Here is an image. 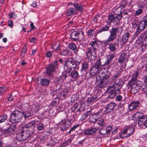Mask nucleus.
Returning <instances> with one entry per match:
<instances>
[{"label":"nucleus","mask_w":147,"mask_h":147,"mask_svg":"<svg viewBox=\"0 0 147 147\" xmlns=\"http://www.w3.org/2000/svg\"><path fill=\"white\" fill-rule=\"evenodd\" d=\"M123 14L127 15L128 12L125 9L121 10L119 13H117L114 15L113 14H109L108 16V20L109 24L113 23L114 25H116L119 23L122 18L123 17Z\"/></svg>","instance_id":"obj_1"},{"label":"nucleus","mask_w":147,"mask_h":147,"mask_svg":"<svg viewBox=\"0 0 147 147\" xmlns=\"http://www.w3.org/2000/svg\"><path fill=\"white\" fill-rule=\"evenodd\" d=\"M64 67L65 71L68 73H70L72 69L78 70L79 69L78 66L77 65L76 61L72 57L68 58L65 61Z\"/></svg>","instance_id":"obj_2"},{"label":"nucleus","mask_w":147,"mask_h":147,"mask_svg":"<svg viewBox=\"0 0 147 147\" xmlns=\"http://www.w3.org/2000/svg\"><path fill=\"white\" fill-rule=\"evenodd\" d=\"M121 88L114 83L109 86L107 87L106 91L109 93L107 98L113 99L117 94H120L121 93Z\"/></svg>","instance_id":"obj_3"},{"label":"nucleus","mask_w":147,"mask_h":147,"mask_svg":"<svg viewBox=\"0 0 147 147\" xmlns=\"http://www.w3.org/2000/svg\"><path fill=\"white\" fill-rule=\"evenodd\" d=\"M90 111V115L89 118L90 121L92 123H96L103 114L102 108L98 110L96 108L92 109Z\"/></svg>","instance_id":"obj_4"},{"label":"nucleus","mask_w":147,"mask_h":147,"mask_svg":"<svg viewBox=\"0 0 147 147\" xmlns=\"http://www.w3.org/2000/svg\"><path fill=\"white\" fill-rule=\"evenodd\" d=\"M119 28L117 27H112L110 30V35L108 39L102 41V43L105 47H106L110 44V42H113L117 37V33Z\"/></svg>","instance_id":"obj_5"},{"label":"nucleus","mask_w":147,"mask_h":147,"mask_svg":"<svg viewBox=\"0 0 147 147\" xmlns=\"http://www.w3.org/2000/svg\"><path fill=\"white\" fill-rule=\"evenodd\" d=\"M103 66V63L101 61V59L100 58L96 59V62L90 69L89 74L91 76H95Z\"/></svg>","instance_id":"obj_6"},{"label":"nucleus","mask_w":147,"mask_h":147,"mask_svg":"<svg viewBox=\"0 0 147 147\" xmlns=\"http://www.w3.org/2000/svg\"><path fill=\"white\" fill-rule=\"evenodd\" d=\"M23 118V113L18 110H15L11 113L9 121L13 123L20 122Z\"/></svg>","instance_id":"obj_7"},{"label":"nucleus","mask_w":147,"mask_h":147,"mask_svg":"<svg viewBox=\"0 0 147 147\" xmlns=\"http://www.w3.org/2000/svg\"><path fill=\"white\" fill-rule=\"evenodd\" d=\"M58 61L56 60L51 63L48 64L46 67V72L49 76H52L56 71V69L58 67Z\"/></svg>","instance_id":"obj_8"},{"label":"nucleus","mask_w":147,"mask_h":147,"mask_svg":"<svg viewBox=\"0 0 147 147\" xmlns=\"http://www.w3.org/2000/svg\"><path fill=\"white\" fill-rule=\"evenodd\" d=\"M16 128V125L9 123L5 124L2 128L1 132L5 134L10 135L13 133Z\"/></svg>","instance_id":"obj_9"},{"label":"nucleus","mask_w":147,"mask_h":147,"mask_svg":"<svg viewBox=\"0 0 147 147\" xmlns=\"http://www.w3.org/2000/svg\"><path fill=\"white\" fill-rule=\"evenodd\" d=\"M127 85L131 87V91L132 93L134 94L139 92L143 86L142 81L138 80L135 82L128 84Z\"/></svg>","instance_id":"obj_10"},{"label":"nucleus","mask_w":147,"mask_h":147,"mask_svg":"<svg viewBox=\"0 0 147 147\" xmlns=\"http://www.w3.org/2000/svg\"><path fill=\"white\" fill-rule=\"evenodd\" d=\"M109 69L108 67L103 68L98 71L97 73L98 76L101 80L108 81H109V76L107 75L108 74Z\"/></svg>","instance_id":"obj_11"},{"label":"nucleus","mask_w":147,"mask_h":147,"mask_svg":"<svg viewBox=\"0 0 147 147\" xmlns=\"http://www.w3.org/2000/svg\"><path fill=\"white\" fill-rule=\"evenodd\" d=\"M71 119H69L67 118H65L62 119L60 122L59 124L61 125L60 129L62 131H64L69 128L71 125Z\"/></svg>","instance_id":"obj_12"},{"label":"nucleus","mask_w":147,"mask_h":147,"mask_svg":"<svg viewBox=\"0 0 147 147\" xmlns=\"http://www.w3.org/2000/svg\"><path fill=\"white\" fill-rule=\"evenodd\" d=\"M31 134H32L22 129V132L17 134L16 138L18 141H23L27 140Z\"/></svg>","instance_id":"obj_13"},{"label":"nucleus","mask_w":147,"mask_h":147,"mask_svg":"<svg viewBox=\"0 0 147 147\" xmlns=\"http://www.w3.org/2000/svg\"><path fill=\"white\" fill-rule=\"evenodd\" d=\"M117 105L115 102H111L105 105V110L103 111V115H107L113 110Z\"/></svg>","instance_id":"obj_14"},{"label":"nucleus","mask_w":147,"mask_h":147,"mask_svg":"<svg viewBox=\"0 0 147 147\" xmlns=\"http://www.w3.org/2000/svg\"><path fill=\"white\" fill-rule=\"evenodd\" d=\"M35 127L34 122L31 121L22 127V129L32 134L34 132Z\"/></svg>","instance_id":"obj_15"},{"label":"nucleus","mask_w":147,"mask_h":147,"mask_svg":"<svg viewBox=\"0 0 147 147\" xmlns=\"http://www.w3.org/2000/svg\"><path fill=\"white\" fill-rule=\"evenodd\" d=\"M112 126L108 125L100 129L98 131L100 135L102 137H105L107 134H109L112 129Z\"/></svg>","instance_id":"obj_16"},{"label":"nucleus","mask_w":147,"mask_h":147,"mask_svg":"<svg viewBox=\"0 0 147 147\" xmlns=\"http://www.w3.org/2000/svg\"><path fill=\"white\" fill-rule=\"evenodd\" d=\"M146 26H147L146 25H145L143 22L140 21L139 26L135 32V35L136 36L138 35L141 32L146 28Z\"/></svg>","instance_id":"obj_17"},{"label":"nucleus","mask_w":147,"mask_h":147,"mask_svg":"<svg viewBox=\"0 0 147 147\" xmlns=\"http://www.w3.org/2000/svg\"><path fill=\"white\" fill-rule=\"evenodd\" d=\"M95 48H88L87 51L86 52V55L87 59L88 61H90L92 59V56L93 53L95 54L96 51Z\"/></svg>","instance_id":"obj_18"},{"label":"nucleus","mask_w":147,"mask_h":147,"mask_svg":"<svg viewBox=\"0 0 147 147\" xmlns=\"http://www.w3.org/2000/svg\"><path fill=\"white\" fill-rule=\"evenodd\" d=\"M97 127H91L90 128H88L83 131L84 134L86 135H91L95 133L98 130Z\"/></svg>","instance_id":"obj_19"},{"label":"nucleus","mask_w":147,"mask_h":147,"mask_svg":"<svg viewBox=\"0 0 147 147\" xmlns=\"http://www.w3.org/2000/svg\"><path fill=\"white\" fill-rule=\"evenodd\" d=\"M140 103L139 100H134L132 101L128 105L129 110L130 111L134 110L138 107Z\"/></svg>","instance_id":"obj_20"},{"label":"nucleus","mask_w":147,"mask_h":147,"mask_svg":"<svg viewBox=\"0 0 147 147\" xmlns=\"http://www.w3.org/2000/svg\"><path fill=\"white\" fill-rule=\"evenodd\" d=\"M128 61V58L126 57V55L125 53H123L121 54L118 60V62L122 64L123 62L126 63Z\"/></svg>","instance_id":"obj_21"},{"label":"nucleus","mask_w":147,"mask_h":147,"mask_svg":"<svg viewBox=\"0 0 147 147\" xmlns=\"http://www.w3.org/2000/svg\"><path fill=\"white\" fill-rule=\"evenodd\" d=\"M127 131V136L129 137L133 135L135 129L133 125H130L127 126L126 128Z\"/></svg>","instance_id":"obj_22"},{"label":"nucleus","mask_w":147,"mask_h":147,"mask_svg":"<svg viewBox=\"0 0 147 147\" xmlns=\"http://www.w3.org/2000/svg\"><path fill=\"white\" fill-rule=\"evenodd\" d=\"M42 107V105L36 104L33 105L31 107V111L34 113H36L41 109Z\"/></svg>","instance_id":"obj_23"},{"label":"nucleus","mask_w":147,"mask_h":147,"mask_svg":"<svg viewBox=\"0 0 147 147\" xmlns=\"http://www.w3.org/2000/svg\"><path fill=\"white\" fill-rule=\"evenodd\" d=\"M79 32L74 31L70 35L72 41H78L79 38Z\"/></svg>","instance_id":"obj_24"},{"label":"nucleus","mask_w":147,"mask_h":147,"mask_svg":"<svg viewBox=\"0 0 147 147\" xmlns=\"http://www.w3.org/2000/svg\"><path fill=\"white\" fill-rule=\"evenodd\" d=\"M58 143L59 141L57 140L56 138L52 137L47 143L46 145L47 146H51V147H52L53 146Z\"/></svg>","instance_id":"obj_25"},{"label":"nucleus","mask_w":147,"mask_h":147,"mask_svg":"<svg viewBox=\"0 0 147 147\" xmlns=\"http://www.w3.org/2000/svg\"><path fill=\"white\" fill-rule=\"evenodd\" d=\"M76 12L75 9L71 7L65 11V14L67 16L74 15Z\"/></svg>","instance_id":"obj_26"},{"label":"nucleus","mask_w":147,"mask_h":147,"mask_svg":"<svg viewBox=\"0 0 147 147\" xmlns=\"http://www.w3.org/2000/svg\"><path fill=\"white\" fill-rule=\"evenodd\" d=\"M139 75V72L136 71L132 75L131 79L128 82V84L135 82L137 81L138 76Z\"/></svg>","instance_id":"obj_27"},{"label":"nucleus","mask_w":147,"mask_h":147,"mask_svg":"<svg viewBox=\"0 0 147 147\" xmlns=\"http://www.w3.org/2000/svg\"><path fill=\"white\" fill-rule=\"evenodd\" d=\"M147 120V116L143 115L138 120V124L139 126L143 125Z\"/></svg>","instance_id":"obj_28"},{"label":"nucleus","mask_w":147,"mask_h":147,"mask_svg":"<svg viewBox=\"0 0 147 147\" xmlns=\"http://www.w3.org/2000/svg\"><path fill=\"white\" fill-rule=\"evenodd\" d=\"M127 5V2L126 0H122L120 2L119 6L116 9L115 12H116L117 10L119 8H121V10H122L123 8H125Z\"/></svg>","instance_id":"obj_29"},{"label":"nucleus","mask_w":147,"mask_h":147,"mask_svg":"<svg viewBox=\"0 0 147 147\" xmlns=\"http://www.w3.org/2000/svg\"><path fill=\"white\" fill-rule=\"evenodd\" d=\"M109 29V26H101L100 28L96 31V33L99 34L103 32L108 31Z\"/></svg>","instance_id":"obj_30"},{"label":"nucleus","mask_w":147,"mask_h":147,"mask_svg":"<svg viewBox=\"0 0 147 147\" xmlns=\"http://www.w3.org/2000/svg\"><path fill=\"white\" fill-rule=\"evenodd\" d=\"M73 5L75 7L76 11H81L83 10V7L80 3H73Z\"/></svg>","instance_id":"obj_31"},{"label":"nucleus","mask_w":147,"mask_h":147,"mask_svg":"<svg viewBox=\"0 0 147 147\" xmlns=\"http://www.w3.org/2000/svg\"><path fill=\"white\" fill-rule=\"evenodd\" d=\"M123 99V97L122 96L120 95H119L116 96L115 99V100L116 101H117L118 102L121 101V102L119 103V104H122V105L121 106L122 107H123V105H124L126 103V102L124 100L125 98L122 100Z\"/></svg>","instance_id":"obj_32"},{"label":"nucleus","mask_w":147,"mask_h":147,"mask_svg":"<svg viewBox=\"0 0 147 147\" xmlns=\"http://www.w3.org/2000/svg\"><path fill=\"white\" fill-rule=\"evenodd\" d=\"M70 75L73 79H77L79 77V75L76 69H72Z\"/></svg>","instance_id":"obj_33"},{"label":"nucleus","mask_w":147,"mask_h":147,"mask_svg":"<svg viewBox=\"0 0 147 147\" xmlns=\"http://www.w3.org/2000/svg\"><path fill=\"white\" fill-rule=\"evenodd\" d=\"M117 45V44L116 43H111L109 44L108 47L107 48L109 49L111 52H114L117 50L115 46Z\"/></svg>","instance_id":"obj_34"},{"label":"nucleus","mask_w":147,"mask_h":147,"mask_svg":"<svg viewBox=\"0 0 147 147\" xmlns=\"http://www.w3.org/2000/svg\"><path fill=\"white\" fill-rule=\"evenodd\" d=\"M130 36V34L128 32H126L122 36V42L123 43H125L127 42Z\"/></svg>","instance_id":"obj_35"},{"label":"nucleus","mask_w":147,"mask_h":147,"mask_svg":"<svg viewBox=\"0 0 147 147\" xmlns=\"http://www.w3.org/2000/svg\"><path fill=\"white\" fill-rule=\"evenodd\" d=\"M98 41L97 40H95L93 41H92L90 42L89 45H90L91 46V47H88V48H95V51H96L97 48L96 47V46L98 47L99 45V44L98 43Z\"/></svg>","instance_id":"obj_36"},{"label":"nucleus","mask_w":147,"mask_h":147,"mask_svg":"<svg viewBox=\"0 0 147 147\" xmlns=\"http://www.w3.org/2000/svg\"><path fill=\"white\" fill-rule=\"evenodd\" d=\"M50 81L48 79L44 78L41 79L40 81V84L42 86H49L50 84Z\"/></svg>","instance_id":"obj_37"},{"label":"nucleus","mask_w":147,"mask_h":147,"mask_svg":"<svg viewBox=\"0 0 147 147\" xmlns=\"http://www.w3.org/2000/svg\"><path fill=\"white\" fill-rule=\"evenodd\" d=\"M142 90L144 92H147V75L144 77V80L142 86Z\"/></svg>","instance_id":"obj_38"},{"label":"nucleus","mask_w":147,"mask_h":147,"mask_svg":"<svg viewBox=\"0 0 147 147\" xmlns=\"http://www.w3.org/2000/svg\"><path fill=\"white\" fill-rule=\"evenodd\" d=\"M81 65L82 67L80 69L81 71H86L88 67V63L84 61L82 63Z\"/></svg>","instance_id":"obj_39"},{"label":"nucleus","mask_w":147,"mask_h":147,"mask_svg":"<svg viewBox=\"0 0 147 147\" xmlns=\"http://www.w3.org/2000/svg\"><path fill=\"white\" fill-rule=\"evenodd\" d=\"M69 53V51L67 47H64L60 51V55L66 56L68 55Z\"/></svg>","instance_id":"obj_40"},{"label":"nucleus","mask_w":147,"mask_h":147,"mask_svg":"<svg viewBox=\"0 0 147 147\" xmlns=\"http://www.w3.org/2000/svg\"><path fill=\"white\" fill-rule=\"evenodd\" d=\"M114 83L121 88H122L123 85V81L120 78L116 80Z\"/></svg>","instance_id":"obj_41"},{"label":"nucleus","mask_w":147,"mask_h":147,"mask_svg":"<svg viewBox=\"0 0 147 147\" xmlns=\"http://www.w3.org/2000/svg\"><path fill=\"white\" fill-rule=\"evenodd\" d=\"M97 100V97L96 95L92 96L90 97H88L86 100V102H89L88 104H90L93 102L96 101Z\"/></svg>","instance_id":"obj_42"},{"label":"nucleus","mask_w":147,"mask_h":147,"mask_svg":"<svg viewBox=\"0 0 147 147\" xmlns=\"http://www.w3.org/2000/svg\"><path fill=\"white\" fill-rule=\"evenodd\" d=\"M67 92L62 90L61 92L58 93V96L61 99H63L67 95Z\"/></svg>","instance_id":"obj_43"},{"label":"nucleus","mask_w":147,"mask_h":147,"mask_svg":"<svg viewBox=\"0 0 147 147\" xmlns=\"http://www.w3.org/2000/svg\"><path fill=\"white\" fill-rule=\"evenodd\" d=\"M7 92V88L4 86L0 87V96H3Z\"/></svg>","instance_id":"obj_44"},{"label":"nucleus","mask_w":147,"mask_h":147,"mask_svg":"<svg viewBox=\"0 0 147 147\" xmlns=\"http://www.w3.org/2000/svg\"><path fill=\"white\" fill-rule=\"evenodd\" d=\"M104 82H107V81L100 80V82L97 84L96 88H98L100 89H102L104 88V87H105V84L104 83Z\"/></svg>","instance_id":"obj_45"},{"label":"nucleus","mask_w":147,"mask_h":147,"mask_svg":"<svg viewBox=\"0 0 147 147\" xmlns=\"http://www.w3.org/2000/svg\"><path fill=\"white\" fill-rule=\"evenodd\" d=\"M7 116L4 114L0 116V124H2L5 122L7 120Z\"/></svg>","instance_id":"obj_46"},{"label":"nucleus","mask_w":147,"mask_h":147,"mask_svg":"<svg viewBox=\"0 0 147 147\" xmlns=\"http://www.w3.org/2000/svg\"><path fill=\"white\" fill-rule=\"evenodd\" d=\"M121 71H117L115 74L114 75L111 77V80L114 81L117 78L120 77L121 75Z\"/></svg>","instance_id":"obj_47"},{"label":"nucleus","mask_w":147,"mask_h":147,"mask_svg":"<svg viewBox=\"0 0 147 147\" xmlns=\"http://www.w3.org/2000/svg\"><path fill=\"white\" fill-rule=\"evenodd\" d=\"M140 36L143 41H147V31L145 30L142 32L140 34Z\"/></svg>","instance_id":"obj_48"},{"label":"nucleus","mask_w":147,"mask_h":147,"mask_svg":"<svg viewBox=\"0 0 147 147\" xmlns=\"http://www.w3.org/2000/svg\"><path fill=\"white\" fill-rule=\"evenodd\" d=\"M140 20H138L137 19H134V21L132 22V27L134 28H136L138 27L139 24Z\"/></svg>","instance_id":"obj_49"},{"label":"nucleus","mask_w":147,"mask_h":147,"mask_svg":"<svg viewBox=\"0 0 147 147\" xmlns=\"http://www.w3.org/2000/svg\"><path fill=\"white\" fill-rule=\"evenodd\" d=\"M72 140L71 138L69 139L67 141L65 142L61 145L62 147H66L69 145L71 144Z\"/></svg>","instance_id":"obj_50"},{"label":"nucleus","mask_w":147,"mask_h":147,"mask_svg":"<svg viewBox=\"0 0 147 147\" xmlns=\"http://www.w3.org/2000/svg\"><path fill=\"white\" fill-rule=\"evenodd\" d=\"M127 131L126 128H125L123 129L122 132L120 134V136L121 138L128 137L127 136Z\"/></svg>","instance_id":"obj_51"},{"label":"nucleus","mask_w":147,"mask_h":147,"mask_svg":"<svg viewBox=\"0 0 147 147\" xmlns=\"http://www.w3.org/2000/svg\"><path fill=\"white\" fill-rule=\"evenodd\" d=\"M80 126V125L79 124H77L76 125H74L67 133L71 134L72 132L75 131L76 130L78 129Z\"/></svg>","instance_id":"obj_52"},{"label":"nucleus","mask_w":147,"mask_h":147,"mask_svg":"<svg viewBox=\"0 0 147 147\" xmlns=\"http://www.w3.org/2000/svg\"><path fill=\"white\" fill-rule=\"evenodd\" d=\"M22 113H23V117H24V118L25 120L28 118L29 117L31 116V114L30 112L28 111H23L22 112Z\"/></svg>","instance_id":"obj_53"},{"label":"nucleus","mask_w":147,"mask_h":147,"mask_svg":"<svg viewBox=\"0 0 147 147\" xmlns=\"http://www.w3.org/2000/svg\"><path fill=\"white\" fill-rule=\"evenodd\" d=\"M90 115V111H87L82 116L81 119L82 120H84L86 119L89 115Z\"/></svg>","instance_id":"obj_54"},{"label":"nucleus","mask_w":147,"mask_h":147,"mask_svg":"<svg viewBox=\"0 0 147 147\" xmlns=\"http://www.w3.org/2000/svg\"><path fill=\"white\" fill-rule=\"evenodd\" d=\"M68 48L72 50H74L76 49L77 46L74 43H70L68 45Z\"/></svg>","instance_id":"obj_55"},{"label":"nucleus","mask_w":147,"mask_h":147,"mask_svg":"<svg viewBox=\"0 0 147 147\" xmlns=\"http://www.w3.org/2000/svg\"><path fill=\"white\" fill-rule=\"evenodd\" d=\"M36 127L37 130L38 131H40L43 129L45 127H44V124L42 123H39L37 124Z\"/></svg>","instance_id":"obj_56"},{"label":"nucleus","mask_w":147,"mask_h":147,"mask_svg":"<svg viewBox=\"0 0 147 147\" xmlns=\"http://www.w3.org/2000/svg\"><path fill=\"white\" fill-rule=\"evenodd\" d=\"M115 53H113L108 55L107 57V59L112 62V60L114 58Z\"/></svg>","instance_id":"obj_57"},{"label":"nucleus","mask_w":147,"mask_h":147,"mask_svg":"<svg viewBox=\"0 0 147 147\" xmlns=\"http://www.w3.org/2000/svg\"><path fill=\"white\" fill-rule=\"evenodd\" d=\"M97 124L98 125L101 127H103L105 125V122L104 119H101L98 121Z\"/></svg>","instance_id":"obj_58"},{"label":"nucleus","mask_w":147,"mask_h":147,"mask_svg":"<svg viewBox=\"0 0 147 147\" xmlns=\"http://www.w3.org/2000/svg\"><path fill=\"white\" fill-rule=\"evenodd\" d=\"M94 29H89L87 32L88 35L91 38L93 37V35L94 34Z\"/></svg>","instance_id":"obj_59"},{"label":"nucleus","mask_w":147,"mask_h":147,"mask_svg":"<svg viewBox=\"0 0 147 147\" xmlns=\"http://www.w3.org/2000/svg\"><path fill=\"white\" fill-rule=\"evenodd\" d=\"M58 102V98L56 97L55 98L54 100L52 101L51 104L53 106H54L57 104Z\"/></svg>","instance_id":"obj_60"},{"label":"nucleus","mask_w":147,"mask_h":147,"mask_svg":"<svg viewBox=\"0 0 147 147\" xmlns=\"http://www.w3.org/2000/svg\"><path fill=\"white\" fill-rule=\"evenodd\" d=\"M143 12V9H142L138 8L136 11L135 13V16H139L142 14Z\"/></svg>","instance_id":"obj_61"},{"label":"nucleus","mask_w":147,"mask_h":147,"mask_svg":"<svg viewBox=\"0 0 147 147\" xmlns=\"http://www.w3.org/2000/svg\"><path fill=\"white\" fill-rule=\"evenodd\" d=\"M143 115L142 113L138 112L135 114L134 117L135 118L137 119L138 120Z\"/></svg>","instance_id":"obj_62"},{"label":"nucleus","mask_w":147,"mask_h":147,"mask_svg":"<svg viewBox=\"0 0 147 147\" xmlns=\"http://www.w3.org/2000/svg\"><path fill=\"white\" fill-rule=\"evenodd\" d=\"M27 49V47L26 45H25L24 47L22 49V50L20 52V54L21 55H25L26 53V51Z\"/></svg>","instance_id":"obj_63"},{"label":"nucleus","mask_w":147,"mask_h":147,"mask_svg":"<svg viewBox=\"0 0 147 147\" xmlns=\"http://www.w3.org/2000/svg\"><path fill=\"white\" fill-rule=\"evenodd\" d=\"M141 21L143 22L145 25L147 26V15H145L143 17Z\"/></svg>","instance_id":"obj_64"}]
</instances>
